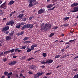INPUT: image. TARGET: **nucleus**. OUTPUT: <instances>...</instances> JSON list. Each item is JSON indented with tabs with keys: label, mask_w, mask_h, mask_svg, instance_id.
<instances>
[{
	"label": "nucleus",
	"mask_w": 78,
	"mask_h": 78,
	"mask_svg": "<svg viewBox=\"0 0 78 78\" xmlns=\"http://www.w3.org/2000/svg\"><path fill=\"white\" fill-rule=\"evenodd\" d=\"M28 73L29 74H33V72H31V71H29V72H28Z\"/></svg>",
	"instance_id": "nucleus-48"
},
{
	"label": "nucleus",
	"mask_w": 78,
	"mask_h": 78,
	"mask_svg": "<svg viewBox=\"0 0 78 78\" xmlns=\"http://www.w3.org/2000/svg\"><path fill=\"white\" fill-rule=\"evenodd\" d=\"M61 56V55H57L55 56V58H59V57H60V56Z\"/></svg>",
	"instance_id": "nucleus-26"
},
{
	"label": "nucleus",
	"mask_w": 78,
	"mask_h": 78,
	"mask_svg": "<svg viewBox=\"0 0 78 78\" xmlns=\"http://www.w3.org/2000/svg\"><path fill=\"white\" fill-rule=\"evenodd\" d=\"M16 63V62L15 61H13V62H10L9 63V65L10 66H13V65L15 64Z\"/></svg>",
	"instance_id": "nucleus-7"
},
{
	"label": "nucleus",
	"mask_w": 78,
	"mask_h": 78,
	"mask_svg": "<svg viewBox=\"0 0 78 78\" xmlns=\"http://www.w3.org/2000/svg\"><path fill=\"white\" fill-rule=\"evenodd\" d=\"M11 37L10 36L5 37V39L7 41H9V40H11Z\"/></svg>",
	"instance_id": "nucleus-13"
},
{
	"label": "nucleus",
	"mask_w": 78,
	"mask_h": 78,
	"mask_svg": "<svg viewBox=\"0 0 78 78\" xmlns=\"http://www.w3.org/2000/svg\"><path fill=\"white\" fill-rule=\"evenodd\" d=\"M5 3L6 2H5L4 3H3L0 6V7H1V8H5L6 5V4H5Z\"/></svg>",
	"instance_id": "nucleus-9"
},
{
	"label": "nucleus",
	"mask_w": 78,
	"mask_h": 78,
	"mask_svg": "<svg viewBox=\"0 0 78 78\" xmlns=\"http://www.w3.org/2000/svg\"><path fill=\"white\" fill-rule=\"evenodd\" d=\"M10 52V51H5L4 52V54L5 55H6V54H7V53H9Z\"/></svg>",
	"instance_id": "nucleus-27"
},
{
	"label": "nucleus",
	"mask_w": 78,
	"mask_h": 78,
	"mask_svg": "<svg viewBox=\"0 0 78 78\" xmlns=\"http://www.w3.org/2000/svg\"><path fill=\"white\" fill-rule=\"evenodd\" d=\"M75 40H76V39H75L74 40H70L69 42H73V41H75Z\"/></svg>",
	"instance_id": "nucleus-41"
},
{
	"label": "nucleus",
	"mask_w": 78,
	"mask_h": 78,
	"mask_svg": "<svg viewBox=\"0 0 78 78\" xmlns=\"http://www.w3.org/2000/svg\"><path fill=\"white\" fill-rule=\"evenodd\" d=\"M55 5V4H53V5L51 4H49L47 6V8H52V7H53V6Z\"/></svg>",
	"instance_id": "nucleus-8"
},
{
	"label": "nucleus",
	"mask_w": 78,
	"mask_h": 78,
	"mask_svg": "<svg viewBox=\"0 0 78 78\" xmlns=\"http://www.w3.org/2000/svg\"><path fill=\"white\" fill-rule=\"evenodd\" d=\"M66 55H63V56L62 57L63 58H66Z\"/></svg>",
	"instance_id": "nucleus-59"
},
{
	"label": "nucleus",
	"mask_w": 78,
	"mask_h": 78,
	"mask_svg": "<svg viewBox=\"0 0 78 78\" xmlns=\"http://www.w3.org/2000/svg\"><path fill=\"white\" fill-rule=\"evenodd\" d=\"M15 49H13L12 50H11L10 51V52H11V53H13V52H14V50H15Z\"/></svg>",
	"instance_id": "nucleus-28"
},
{
	"label": "nucleus",
	"mask_w": 78,
	"mask_h": 78,
	"mask_svg": "<svg viewBox=\"0 0 78 78\" xmlns=\"http://www.w3.org/2000/svg\"><path fill=\"white\" fill-rule=\"evenodd\" d=\"M3 61H4V62H6V61H7V59L5 58H4L3 59Z\"/></svg>",
	"instance_id": "nucleus-42"
},
{
	"label": "nucleus",
	"mask_w": 78,
	"mask_h": 78,
	"mask_svg": "<svg viewBox=\"0 0 78 78\" xmlns=\"http://www.w3.org/2000/svg\"><path fill=\"white\" fill-rule=\"evenodd\" d=\"M26 47H27V45H25L24 46H23L20 49H22V50H25V49L26 48Z\"/></svg>",
	"instance_id": "nucleus-24"
},
{
	"label": "nucleus",
	"mask_w": 78,
	"mask_h": 78,
	"mask_svg": "<svg viewBox=\"0 0 78 78\" xmlns=\"http://www.w3.org/2000/svg\"><path fill=\"white\" fill-rule=\"evenodd\" d=\"M32 19V17H30L29 18V20H31Z\"/></svg>",
	"instance_id": "nucleus-58"
},
{
	"label": "nucleus",
	"mask_w": 78,
	"mask_h": 78,
	"mask_svg": "<svg viewBox=\"0 0 78 78\" xmlns=\"http://www.w3.org/2000/svg\"><path fill=\"white\" fill-rule=\"evenodd\" d=\"M58 28V26H56L55 27H54L53 28V29L54 30H56V29H57V28Z\"/></svg>",
	"instance_id": "nucleus-38"
},
{
	"label": "nucleus",
	"mask_w": 78,
	"mask_h": 78,
	"mask_svg": "<svg viewBox=\"0 0 78 78\" xmlns=\"http://www.w3.org/2000/svg\"><path fill=\"white\" fill-rule=\"evenodd\" d=\"M47 63L48 64H51L53 62V59H50L48 60L47 61Z\"/></svg>",
	"instance_id": "nucleus-6"
},
{
	"label": "nucleus",
	"mask_w": 78,
	"mask_h": 78,
	"mask_svg": "<svg viewBox=\"0 0 78 78\" xmlns=\"http://www.w3.org/2000/svg\"><path fill=\"white\" fill-rule=\"evenodd\" d=\"M24 33V31H22L20 33V35H22Z\"/></svg>",
	"instance_id": "nucleus-51"
},
{
	"label": "nucleus",
	"mask_w": 78,
	"mask_h": 78,
	"mask_svg": "<svg viewBox=\"0 0 78 78\" xmlns=\"http://www.w3.org/2000/svg\"><path fill=\"white\" fill-rule=\"evenodd\" d=\"M20 76H23V74H20Z\"/></svg>",
	"instance_id": "nucleus-63"
},
{
	"label": "nucleus",
	"mask_w": 78,
	"mask_h": 78,
	"mask_svg": "<svg viewBox=\"0 0 78 78\" xmlns=\"http://www.w3.org/2000/svg\"><path fill=\"white\" fill-rule=\"evenodd\" d=\"M31 51V48H29V49H28L27 51V52H30V51Z\"/></svg>",
	"instance_id": "nucleus-34"
},
{
	"label": "nucleus",
	"mask_w": 78,
	"mask_h": 78,
	"mask_svg": "<svg viewBox=\"0 0 78 78\" xmlns=\"http://www.w3.org/2000/svg\"><path fill=\"white\" fill-rule=\"evenodd\" d=\"M41 63L42 64H46L47 63V61L46 62H44V60L43 61H41Z\"/></svg>",
	"instance_id": "nucleus-20"
},
{
	"label": "nucleus",
	"mask_w": 78,
	"mask_h": 78,
	"mask_svg": "<svg viewBox=\"0 0 78 78\" xmlns=\"http://www.w3.org/2000/svg\"><path fill=\"white\" fill-rule=\"evenodd\" d=\"M9 29V27L7 26L5 27H4L2 29V31L3 32H5L6 31H8Z\"/></svg>",
	"instance_id": "nucleus-3"
},
{
	"label": "nucleus",
	"mask_w": 78,
	"mask_h": 78,
	"mask_svg": "<svg viewBox=\"0 0 78 78\" xmlns=\"http://www.w3.org/2000/svg\"><path fill=\"white\" fill-rule=\"evenodd\" d=\"M29 5L28 7L29 8H31L33 6V4L32 3V2L30 1V0L29 1Z\"/></svg>",
	"instance_id": "nucleus-10"
},
{
	"label": "nucleus",
	"mask_w": 78,
	"mask_h": 78,
	"mask_svg": "<svg viewBox=\"0 0 78 78\" xmlns=\"http://www.w3.org/2000/svg\"><path fill=\"white\" fill-rule=\"evenodd\" d=\"M51 73H48L46 74L47 75H51Z\"/></svg>",
	"instance_id": "nucleus-44"
},
{
	"label": "nucleus",
	"mask_w": 78,
	"mask_h": 78,
	"mask_svg": "<svg viewBox=\"0 0 78 78\" xmlns=\"http://www.w3.org/2000/svg\"><path fill=\"white\" fill-rule=\"evenodd\" d=\"M41 67H42V68H45V66H41Z\"/></svg>",
	"instance_id": "nucleus-60"
},
{
	"label": "nucleus",
	"mask_w": 78,
	"mask_h": 78,
	"mask_svg": "<svg viewBox=\"0 0 78 78\" xmlns=\"http://www.w3.org/2000/svg\"><path fill=\"white\" fill-rule=\"evenodd\" d=\"M12 74V72H10V73L8 74V76H9V75H11Z\"/></svg>",
	"instance_id": "nucleus-47"
},
{
	"label": "nucleus",
	"mask_w": 78,
	"mask_h": 78,
	"mask_svg": "<svg viewBox=\"0 0 78 78\" xmlns=\"http://www.w3.org/2000/svg\"><path fill=\"white\" fill-rule=\"evenodd\" d=\"M53 35H54V33H51L50 36H49V37H52V36H53Z\"/></svg>",
	"instance_id": "nucleus-35"
},
{
	"label": "nucleus",
	"mask_w": 78,
	"mask_h": 78,
	"mask_svg": "<svg viewBox=\"0 0 78 78\" xmlns=\"http://www.w3.org/2000/svg\"><path fill=\"white\" fill-rule=\"evenodd\" d=\"M32 46H33L34 48V47H37V44H33Z\"/></svg>",
	"instance_id": "nucleus-39"
},
{
	"label": "nucleus",
	"mask_w": 78,
	"mask_h": 78,
	"mask_svg": "<svg viewBox=\"0 0 78 78\" xmlns=\"http://www.w3.org/2000/svg\"><path fill=\"white\" fill-rule=\"evenodd\" d=\"M36 68V66L34 65H32L31 66H30V68L31 69H35Z\"/></svg>",
	"instance_id": "nucleus-15"
},
{
	"label": "nucleus",
	"mask_w": 78,
	"mask_h": 78,
	"mask_svg": "<svg viewBox=\"0 0 78 78\" xmlns=\"http://www.w3.org/2000/svg\"><path fill=\"white\" fill-rule=\"evenodd\" d=\"M42 78H47V77L44 76V77H43Z\"/></svg>",
	"instance_id": "nucleus-64"
},
{
	"label": "nucleus",
	"mask_w": 78,
	"mask_h": 78,
	"mask_svg": "<svg viewBox=\"0 0 78 78\" xmlns=\"http://www.w3.org/2000/svg\"><path fill=\"white\" fill-rule=\"evenodd\" d=\"M27 28V25H25L23 26V27H22V30L23 29H25V28Z\"/></svg>",
	"instance_id": "nucleus-21"
},
{
	"label": "nucleus",
	"mask_w": 78,
	"mask_h": 78,
	"mask_svg": "<svg viewBox=\"0 0 78 78\" xmlns=\"http://www.w3.org/2000/svg\"><path fill=\"white\" fill-rule=\"evenodd\" d=\"M5 34H8L9 33V32L7 31L5 32Z\"/></svg>",
	"instance_id": "nucleus-55"
},
{
	"label": "nucleus",
	"mask_w": 78,
	"mask_h": 78,
	"mask_svg": "<svg viewBox=\"0 0 78 78\" xmlns=\"http://www.w3.org/2000/svg\"><path fill=\"white\" fill-rule=\"evenodd\" d=\"M78 5V3H74L71 5V7H74V6H76Z\"/></svg>",
	"instance_id": "nucleus-12"
},
{
	"label": "nucleus",
	"mask_w": 78,
	"mask_h": 78,
	"mask_svg": "<svg viewBox=\"0 0 78 78\" xmlns=\"http://www.w3.org/2000/svg\"><path fill=\"white\" fill-rule=\"evenodd\" d=\"M33 27V24H29L27 25V28H31Z\"/></svg>",
	"instance_id": "nucleus-5"
},
{
	"label": "nucleus",
	"mask_w": 78,
	"mask_h": 78,
	"mask_svg": "<svg viewBox=\"0 0 78 78\" xmlns=\"http://www.w3.org/2000/svg\"><path fill=\"white\" fill-rule=\"evenodd\" d=\"M17 51L18 53H19L20 52V51H22V50H19V48H16L15 49V52H16Z\"/></svg>",
	"instance_id": "nucleus-14"
},
{
	"label": "nucleus",
	"mask_w": 78,
	"mask_h": 78,
	"mask_svg": "<svg viewBox=\"0 0 78 78\" xmlns=\"http://www.w3.org/2000/svg\"><path fill=\"white\" fill-rule=\"evenodd\" d=\"M77 75H76L74 76V77H73V78H76V77H77Z\"/></svg>",
	"instance_id": "nucleus-53"
},
{
	"label": "nucleus",
	"mask_w": 78,
	"mask_h": 78,
	"mask_svg": "<svg viewBox=\"0 0 78 78\" xmlns=\"http://www.w3.org/2000/svg\"><path fill=\"white\" fill-rule=\"evenodd\" d=\"M37 74L39 76H41L42 75L44 74V72H42L41 73H37Z\"/></svg>",
	"instance_id": "nucleus-19"
},
{
	"label": "nucleus",
	"mask_w": 78,
	"mask_h": 78,
	"mask_svg": "<svg viewBox=\"0 0 78 78\" xmlns=\"http://www.w3.org/2000/svg\"><path fill=\"white\" fill-rule=\"evenodd\" d=\"M8 72L5 71L4 72V74L5 75H7V76H8Z\"/></svg>",
	"instance_id": "nucleus-29"
},
{
	"label": "nucleus",
	"mask_w": 78,
	"mask_h": 78,
	"mask_svg": "<svg viewBox=\"0 0 78 78\" xmlns=\"http://www.w3.org/2000/svg\"><path fill=\"white\" fill-rule=\"evenodd\" d=\"M37 4H39V3H38V2H35L34 4V5H37Z\"/></svg>",
	"instance_id": "nucleus-46"
},
{
	"label": "nucleus",
	"mask_w": 78,
	"mask_h": 78,
	"mask_svg": "<svg viewBox=\"0 0 78 78\" xmlns=\"http://www.w3.org/2000/svg\"><path fill=\"white\" fill-rule=\"evenodd\" d=\"M40 26L41 27V29L42 30L48 31L51 27V24L46 23L44 25V23H42L40 25Z\"/></svg>",
	"instance_id": "nucleus-1"
},
{
	"label": "nucleus",
	"mask_w": 78,
	"mask_h": 78,
	"mask_svg": "<svg viewBox=\"0 0 78 78\" xmlns=\"http://www.w3.org/2000/svg\"><path fill=\"white\" fill-rule=\"evenodd\" d=\"M16 35H17V36H20V33H17V34H16Z\"/></svg>",
	"instance_id": "nucleus-56"
},
{
	"label": "nucleus",
	"mask_w": 78,
	"mask_h": 78,
	"mask_svg": "<svg viewBox=\"0 0 78 78\" xmlns=\"http://www.w3.org/2000/svg\"><path fill=\"white\" fill-rule=\"evenodd\" d=\"M23 14H21L20 15H19L18 16L17 18H22L23 17Z\"/></svg>",
	"instance_id": "nucleus-17"
},
{
	"label": "nucleus",
	"mask_w": 78,
	"mask_h": 78,
	"mask_svg": "<svg viewBox=\"0 0 78 78\" xmlns=\"http://www.w3.org/2000/svg\"><path fill=\"white\" fill-rule=\"evenodd\" d=\"M34 47H33V46H31V47L30 49L31 50H34Z\"/></svg>",
	"instance_id": "nucleus-36"
},
{
	"label": "nucleus",
	"mask_w": 78,
	"mask_h": 78,
	"mask_svg": "<svg viewBox=\"0 0 78 78\" xmlns=\"http://www.w3.org/2000/svg\"><path fill=\"white\" fill-rule=\"evenodd\" d=\"M12 13H10V14H9V16L10 17H11L12 16Z\"/></svg>",
	"instance_id": "nucleus-62"
},
{
	"label": "nucleus",
	"mask_w": 78,
	"mask_h": 78,
	"mask_svg": "<svg viewBox=\"0 0 78 78\" xmlns=\"http://www.w3.org/2000/svg\"><path fill=\"white\" fill-rule=\"evenodd\" d=\"M55 8V7H53L52 9H48V10H53Z\"/></svg>",
	"instance_id": "nucleus-37"
},
{
	"label": "nucleus",
	"mask_w": 78,
	"mask_h": 78,
	"mask_svg": "<svg viewBox=\"0 0 78 78\" xmlns=\"http://www.w3.org/2000/svg\"><path fill=\"white\" fill-rule=\"evenodd\" d=\"M25 44H29L31 43V41H26L25 42Z\"/></svg>",
	"instance_id": "nucleus-33"
},
{
	"label": "nucleus",
	"mask_w": 78,
	"mask_h": 78,
	"mask_svg": "<svg viewBox=\"0 0 78 78\" xmlns=\"http://www.w3.org/2000/svg\"><path fill=\"white\" fill-rule=\"evenodd\" d=\"M23 21H26L27 20V19L26 18H24L23 19Z\"/></svg>",
	"instance_id": "nucleus-52"
},
{
	"label": "nucleus",
	"mask_w": 78,
	"mask_h": 78,
	"mask_svg": "<svg viewBox=\"0 0 78 78\" xmlns=\"http://www.w3.org/2000/svg\"><path fill=\"white\" fill-rule=\"evenodd\" d=\"M14 34V31H12L11 33L9 34V36H13V35Z\"/></svg>",
	"instance_id": "nucleus-22"
},
{
	"label": "nucleus",
	"mask_w": 78,
	"mask_h": 78,
	"mask_svg": "<svg viewBox=\"0 0 78 78\" xmlns=\"http://www.w3.org/2000/svg\"><path fill=\"white\" fill-rule=\"evenodd\" d=\"M25 23H21V25H25Z\"/></svg>",
	"instance_id": "nucleus-50"
},
{
	"label": "nucleus",
	"mask_w": 78,
	"mask_h": 78,
	"mask_svg": "<svg viewBox=\"0 0 78 78\" xmlns=\"http://www.w3.org/2000/svg\"><path fill=\"white\" fill-rule=\"evenodd\" d=\"M39 77V75H38L37 73L34 74V78H38Z\"/></svg>",
	"instance_id": "nucleus-16"
},
{
	"label": "nucleus",
	"mask_w": 78,
	"mask_h": 78,
	"mask_svg": "<svg viewBox=\"0 0 78 78\" xmlns=\"http://www.w3.org/2000/svg\"><path fill=\"white\" fill-rule=\"evenodd\" d=\"M26 59V57L25 56L21 58V60H23V59Z\"/></svg>",
	"instance_id": "nucleus-31"
},
{
	"label": "nucleus",
	"mask_w": 78,
	"mask_h": 78,
	"mask_svg": "<svg viewBox=\"0 0 78 78\" xmlns=\"http://www.w3.org/2000/svg\"><path fill=\"white\" fill-rule=\"evenodd\" d=\"M13 58H17V56H15L14 55H13Z\"/></svg>",
	"instance_id": "nucleus-57"
},
{
	"label": "nucleus",
	"mask_w": 78,
	"mask_h": 78,
	"mask_svg": "<svg viewBox=\"0 0 78 78\" xmlns=\"http://www.w3.org/2000/svg\"><path fill=\"white\" fill-rule=\"evenodd\" d=\"M45 11V9H41L38 11V13L39 14H41L42 13H43Z\"/></svg>",
	"instance_id": "nucleus-4"
},
{
	"label": "nucleus",
	"mask_w": 78,
	"mask_h": 78,
	"mask_svg": "<svg viewBox=\"0 0 78 78\" xmlns=\"http://www.w3.org/2000/svg\"><path fill=\"white\" fill-rule=\"evenodd\" d=\"M3 52H1V53H0V56H2V55H3Z\"/></svg>",
	"instance_id": "nucleus-54"
},
{
	"label": "nucleus",
	"mask_w": 78,
	"mask_h": 78,
	"mask_svg": "<svg viewBox=\"0 0 78 78\" xmlns=\"http://www.w3.org/2000/svg\"><path fill=\"white\" fill-rule=\"evenodd\" d=\"M31 2H32V3H35L36 2V0H30Z\"/></svg>",
	"instance_id": "nucleus-30"
},
{
	"label": "nucleus",
	"mask_w": 78,
	"mask_h": 78,
	"mask_svg": "<svg viewBox=\"0 0 78 78\" xmlns=\"http://www.w3.org/2000/svg\"><path fill=\"white\" fill-rule=\"evenodd\" d=\"M69 17H66V18H63V20H68V19H69Z\"/></svg>",
	"instance_id": "nucleus-32"
},
{
	"label": "nucleus",
	"mask_w": 78,
	"mask_h": 78,
	"mask_svg": "<svg viewBox=\"0 0 78 78\" xmlns=\"http://www.w3.org/2000/svg\"><path fill=\"white\" fill-rule=\"evenodd\" d=\"M29 38H30V37H25L23 39V41H26V40H27V39H29Z\"/></svg>",
	"instance_id": "nucleus-25"
},
{
	"label": "nucleus",
	"mask_w": 78,
	"mask_h": 78,
	"mask_svg": "<svg viewBox=\"0 0 78 78\" xmlns=\"http://www.w3.org/2000/svg\"><path fill=\"white\" fill-rule=\"evenodd\" d=\"M42 55L43 56H44V57H47V54L45 53H43L42 54Z\"/></svg>",
	"instance_id": "nucleus-23"
},
{
	"label": "nucleus",
	"mask_w": 78,
	"mask_h": 78,
	"mask_svg": "<svg viewBox=\"0 0 78 78\" xmlns=\"http://www.w3.org/2000/svg\"><path fill=\"white\" fill-rule=\"evenodd\" d=\"M16 27L17 28H19L20 27V25L19 23L17 24H16Z\"/></svg>",
	"instance_id": "nucleus-18"
},
{
	"label": "nucleus",
	"mask_w": 78,
	"mask_h": 78,
	"mask_svg": "<svg viewBox=\"0 0 78 78\" xmlns=\"http://www.w3.org/2000/svg\"><path fill=\"white\" fill-rule=\"evenodd\" d=\"M56 1H57V0H52L51 1L52 3H55V2H56Z\"/></svg>",
	"instance_id": "nucleus-40"
},
{
	"label": "nucleus",
	"mask_w": 78,
	"mask_h": 78,
	"mask_svg": "<svg viewBox=\"0 0 78 78\" xmlns=\"http://www.w3.org/2000/svg\"><path fill=\"white\" fill-rule=\"evenodd\" d=\"M31 58H29L28 59H27L28 61H30V60H31Z\"/></svg>",
	"instance_id": "nucleus-49"
},
{
	"label": "nucleus",
	"mask_w": 78,
	"mask_h": 78,
	"mask_svg": "<svg viewBox=\"0 0 78 78\" xmlns=\"http://www.w3.org/2000/svg\"><path fill=\"white\" fill-rule=\"evenodd\" d=\"M16 11H14V12H11L12 14H14L15 13H16Z\"/></svg>",
	"instance_id": "nucleus-43"
},
{
	"label": "nucleus",
	"mask_w": 78,
	"mask_h": 78,
	"mask_svg": "<svg viewBox=\"0 0 78 78\" xmlns=\"http://www.w3.org/2000/svg\"><path fill=\"white\" fill-rule=\"evenodd\" d=\"M14 2H15V1L11 0L9 2L8 5H12V4H14Z\"/></svg>",
	"instance_id": "nucleus-11"
},
{
	"label": "nucleus",
	"mask_w": 78,
	"mask_h": 78,
	"mask_svg": "<svg viewBox=\"0 0 78 78\" xmlns=\"http://www.w3.org/2000/svg\"><path fill=\"white\" fill-rule=\"evenodd\" d=\"M68 24L67 23L66 24H65L63 25V26H65V27H67V26H68Z\"/></svg>",
	"instance_id": "nucleus-45"
},
{
	"label": "nucleus",
	"mask_w": 78,
	"mask_h": 78,
	"mask_svg": "<svg viewBox=\"0 0 78 78\" xmlns=\"http://www.w3.org/2000/svg\"><path fill=\"white\" fill-rule=\"evenodd\" d=\"M14 21L12 20L10 21L9 22H8L6 24V25H10L12 26H13L14 25Z\"/></svg>",
	"instance_id": "nucleus-2"
},
{
	"label": "nucleus",
	"mask_w": 78,
	"mask_h": 78,
	"mask_svg": "<svg viewBox=\"0 0 78 78\" xmlns=\"http://www.w3.org/2000/svg\"><path fill=\"white\" fill-rule=\"evenodd\" d=\"M78 58V56H76V57H75L74 58V59H76V58Z\"/></svg>",
	"instance_id": "nucleus-61"
}]
</instances>
